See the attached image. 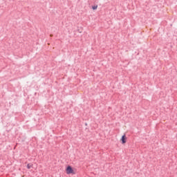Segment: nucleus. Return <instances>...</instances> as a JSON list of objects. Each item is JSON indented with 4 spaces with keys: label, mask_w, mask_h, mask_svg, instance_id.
<instances>
[{
    "label": "nucleus",
    "mask_w": 177,
    "mask_h": 177,
    "mask_svg": "<svg viewBox=\"0 0 177 177\" xmlns=\"http://www.w3.org/2000/svg\"><path fill=\"white\" fill-rule=\"evenodd\" d=\"M73 170L71 166H68L66 168V174L69 175L70 174H73Z\"/></svg>",
    "instance_id": "1"
},
{
    "label": "nucleus",
    "mask_w": 177,
    "mask_h": 177,
    "mask_svg": "<svg viewBox=\"0 0 177 177\" xmlns=\"http://www.w3.org/2000/svg\"><path fill=\"white\" fill-rule=\"evenodd\" d=\"M122 143L124 145V143H127V137L125 136V135L122 136Z\"/></svg>",
    "instance_id": "2"
},
{
    "label": "nucleus",
    "mask_w": 177,
    "mask_h": 177,
    "mask_svg": "<svg viewBox=\"0 0 177 177\" xmlns=\"http://www.w3.org/2000/svg\"><path fill=\"white\" fill-rule=\"evenodd\" d=\"M92 9H93V10H96V9H97V6H93L92 7Z\"/></svg>",
    "instance_id": "3"
},
{
    "label": "nucleus",
    "mask_w": 177,
    "mask_h": 177,
    "mask_svg": "<svg viewBox=\"0 0 177 177\" xmlns=\"http://www.w3.org/2000/svg\"><path fill=\"white\" fill-rule=\"evenodd\" d=\"M31 167H32V165L31 164H28V165H27L28 169H30L31 168Z\"/></svg>",
    "instance_id": "4"
}]
</instances>
